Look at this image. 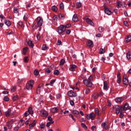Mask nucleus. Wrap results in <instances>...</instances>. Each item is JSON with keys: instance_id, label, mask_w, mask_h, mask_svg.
I'll list each match as a JSON object with an SVG mask.
<instances>
[{"instance_id": "f257e3e1", "label": "nucleus", "mask_w": 131, "mask_h": 131, "mask_svg": "<svg viewBox=\"0 0 131 131\" xmlns=\"http://www.w3.org/2000/svg\"><path fill=\"white\" fill-rule=\"evenodd\" d=\"M65 31H66V29H65V25H61L56 29V32L59 35H61V34L63 35V33H64Z\"/></svg>"}, {"instance_id": "f03ea898", "label": "nucleus", "mask_w": 131, "mask_h": 131, "mask_svg": "<svg viewBox=\"0 0 131 131\" xmlns=\"http://www.w3.org/2000/svg\"><path fill=\"white\" fill-rule=\"evenodd\" d=\"M113 110H114V111L116 112V114H117V115H118V114H119V113H120V112L123 111L122 106L118 105H115L113 107Z\"/></svg>"}, {"instance_id": "7ed1b4c3", "label": "nucleus", "mask_w": 131, "mask_h": 131, "mask_svg": "<svg viewBox=\"0 0 131 131\" xmlns=\"http://www.w3.org/2000/svg\"><path fill=\"white\" fill-rule=\"evenodd\" d=\"M33 84H34L33 80L28 81L26 86L27 90L28 91H29V90H32V88L33 87Z\"/></svg>"}, {"instance_id": "20e7f679", "label": "nucleus", "mask_w": 131, "mask_h": 131, "mask_svg": "<svg viewBox=\"0 0 131 131\" xmlns=\"http://www.w3.org/2000/svg\"><path fill=\"white\" fill-rule=\"evenodd\" d=\"M43 22V19L40 16H38L36 19V23L38 25V26L39 27H41V26H42Z\"/></svg>"}, {"instance_id": "39448f33", "label": "nucleus", "mask_w": 131, "mask_h": 131, "mask_svg": "<svg viewBox=\"0 0 131 131\" xmlns=\"http://www.w3.org/2000/svg\"><path fill=\"white\" fill-rule=\"evenodd\" d=\"M83 83L86 86H88V88H92L93 86V82H91L90 81H89V80L85 79L83 80Z\"/></svg>"}, {"instance_id": "423d86ee", "label": "nucleus", "mask_w": 131, "mask_h": 131, "mask_svg": "<svg viewBox=\"0 0 131 131\" xmlns=\"http://www.w3.org/2000/svg\"><path fill=\"white\" fill-rule=\"evenodd\" d=\"M95 117H96V115L93 113H91L90 114L86 115V118L88 119V120H90V119H91V120H94Z\"/></svg>"}, {"instance_id": "0eeeda50", "label": "nucleus", "mask_w": 131, "mask_h": 131, "mask_svg": "<svg viewBox=\"0 0 131 131\" xmlns=\"http://www.w3.org/2000/svg\"><path fill=\"white\" fill-rule=\"evenodd\" d=\"M117 8H124L126 6V4L124 2L117 1Z\"/></svg>"}, {"instance_id": "6e6552de", "label": "nucleus", "mask_w": 131, "mask_h": 131, "mask_svg": "<svg viewBox=\"0 0 131 131\" xmlns=\"http://www.w3.org/2000/svg\"><path fill=\"white\" fill-rule=\"evenodd\" d=\"M84 20H85L86 23L89 24V25H91V26H95V24L93 22V20H91L88 16L84 17Z\"/></svg>"}, {"instance_id": "1a4fd4ad", "label": "nucleus", "mask_w": 131, "mask_h": 131, "mask_svg": "<svg viewBox=\"0 0 131 131\" xmlns=\"http://www.w3.org/2000/svg\"><path fill=\"white\" fill-rule=\"evenodd\" d=\"M68 95L69 97H71V98H74L77 96V94L73 91H70L68 92Z\"/></svg>"}, {"instance_id": "9d476101", "label": "nucleus", "mask_w": 131, "mask_h": 131, "mask_svg": "<svg viewBox=\"0 0 131 131\" xmlns=\"http://www.w3.org/2000/svg\"><path fill=\"white\" fill-rule=\"evenodd\" d=\"M43 90V84H40L37 89V94H40V92Z\"/></svg>"}, {"instance_id": "9b49d317", "label": "nucleus", "mask_w": 131, "mask_h": 131, "mask_svg": "<svg viewBox=\"0 0 131 131\" xmlns=\"http://www.w3.org/2000/svg\"><path fill=\"white\" fill-rule=\"evenodd\" d=\"M40 115L41 116H43L44 117H47L48 116V112L43 110H39Z\"/></svg>"}, {"instance_id": "f8f14e48", "label": "nucleus", "mask_w": 131, "mask_h": 131, "mask_svg": "<svg viewBox=\"0 0 131 131\" xmlns=\"http://www.w3.org/2000/svg\"><path fill=\"white\" fill-rule=\"evenodd\" d=\"M124 100V99L123 97H117L115 99V102L118 103H121L122 102H123Z\"/></svg>"}, {"instance_id": "ddd939ff", "label": "nucleus", "mask_w": 131, "mask_h": 131, "mask_svg": "<svg viewBox=\"0 0 131 131\" xmlns=\"http://www.w3.org/2000/svg\"><path fill=\"white\" fill-rule=\"evenodd\" d=\"M122 109L123 111H126L129 109V105L128 103H126L123 106H122Z\"/></svg>"}, {"instance_id": "4468645a", "label": "nucleus", "mask_w": 131, "mask_h": 131, "mask_svg": "<svg viewBox=\"0 0 131 131\" xmlns=\"http://www.w3.org/2000/svg\"><path fill=\"white\" fill-rule=\"evenodd\" d=\"M104 12L105 14H107V15H111V14H112L111 10H109L106 6L104 7Z\"/></svg>"}, {"instance_id": "2eb2a0df", "label": "nucleus", "mask_w": 131, "mask_h": 131, "mask_svg": "<svg viewBox=\"0 0 131 131\" xmlns=\"http://www.w3.org/2000/svg\"><path fill=\"white\" fill-rule=\"evenodd\" d=\"M77 67L75 64H71L70 65L69 70L70 71H74V70Z\"/></svg>"}, {"instance_id": "dca6fc26", "label": "nucleus", "mask_w": 131, "mask_h": 131, "mask_svg": "<svg viewBox=\"0 0 131 131\" xmlns=\"http://www.w3.org/2000/svg\"><path fill=\"white\" fill-rule=\"evenodd\" d=\"M88 46L89 47V48H93L94 47V42L93 41L89 40L88 41Z\"/></svg>"}, {"instance_id": "f3484780", "label": "nucleus", "mask_w": 131, "mask_h": 131, "mask_svg": "<svg viewBox=\"0 0 131 131\" xmlns=\"http://www.w3.org/2000/svg\"><path fill=\"white\" fill-rule=\"evenodd\" d=\"M94 111L95 112V114L97 115V116H101V113L100 112V110H99V108H95Z\"/></svg>"}, {"instance_id": "a211bd4d", "label": "nucleus", "mask_w": 131, "mask_h": 131, "mask_svg": "<svg viewBox=\"0 0 131 131\" xmlns=\"http://www.w3.org/2000/svg\"><path fill=\"white\" fill-rule=\"evenodd\" d=\"M123 83L125 84V85H128L129 84L128 79L126 78H123Z\"/></svg>"}, {"instance_id": "6ab92c4d", "label": "nucleus", "mask_w": 131, "mask_h": 131, "mask_svg": "<svg viewBox=\"0 0 131 131\" xmlns=\"http://www.w3.org/2000/svg\"><path fill=\"white\" fill-rule=\"evenodd\" d=\"M74 22H77L78 21V18H77V14H74L72 18Z\"/></svg>"}, {"instance_id": "aec40b11", "label": "nucleus", "mask_w": 131, "mask_h": 131, "mask_svg": "<svg viewBox=\"0 0 131 131\" xmlns=\"http://www.w3.org/2000/svg\"><path fill=\"white\" fill-rule=\"evenodd\" d=\"M59 111V109L57 107H53L52 108H51V112L52 113H57V112H58V111Z\"/></svg>"}, {"instance_id": "412c9836", "label": "nucleus", "mask_w": 131, "mask_h": 131, "mask_svg": "<svg viewBox=\"0 0 131 131\" xmlns=\"http://www.w3.org/2000/svg\"><path fill=\"white\" fill-rule=\"evenodd\" d=\"M101 127L105 129H108V125L106 123H102L101 124Z\"/></svg>"}, {"instance_id": "4be33fe9", "label": "nucleus", "mask_w": 131, "mask_h": 131, "mask_svg": "<svg viewBox=\"0 0 131 131\" xmlns=\"http://www.w3.org/2000/svg\"><path fill=\"white\" fill-rule=\"evenodd\" d=\"M11 112H12V110L10 109H9L8 111H7L5 112V115L7 116V117H9V116L11 115Z\"/></svg>"}, {"instance_id": "5701e85b", "label": "nucleus", "mask_w": 131, "mask_h": 131, "mask_svg": "<svg viewBox=\"0 0 131 131\" xmlns=\"http://www.w3.org/2000/svg\"><path fill=\"white\" fill-rule=\"evenodd\" d=\"M35 124H36V122L35 121V120H34L33 123L29 125L30 129H32V128L35 125Z\"/></svg>"}, {"instance_id": "b1692460", "label": "nucleus", "mask_w": 131, "mask_h": 131, "mask_svg": "<svg viewBox=\"0 0 131 131\" xmlns=\"http://www.w3.org/2000/svg\"><path fill=\"white\" fill-rule=\"evenodd\" d=\"M7 126H8V128L10 129L13 127V123L11 122L7 123Z\"/></svg>"}, {"instance_id": "393cba45", "label": "nucleus", "mask_w": 131, "mask_h": 131, "mask_svg": "<svg viewBox=\"0 0 131 131\" xmlns=\"http://www.w3.org/2000/svg\"><path fill=\"white\" fill-rule=\"evenodd\" d=\"M130 40H131V36L129 35L127 36V38H125V42L127 43L128 42H129Z\"/></svg>"}, {"instance_id": "a878e982", "label": "nucleus", "mask_w": 131, "mask_h": 131, "mask_svg": "<svg viewBox=\"0 0 131 131\" xmlns=\"http://www.w3.org/2000/svg\"><path fill=\"white\" fill-rule=\"evenodd\" d=\"M27 51H28V47H25L23 49V55H26V53H27Z\"/></svg>"}, {"instance_id": "bb28decb", "label": "nucleus", "mask_w": 131, "mask_h": 131, "mask_svg": "<svg viewBox=\"0 0 131 131\" xmlns=\"http://www.w3.org/2000/svg\"><path fill=\"white\" fill-rule=\"evenodd\" d=\"M28 45L29 47H31V48H33V47H34V45H33V43H32V41L31 40L28 41Z\"/></svg>"}, {"instance_id": "cd10ccee", "label": "nucleus", "mask_w": 131, "mask_h": 131, "mask_svg": "<svg viewBox=\"0 0 131 131\" xmlns=\"http://www.w3.org/2000/svg\"><path fill=\"white\" fill-rule=\"evenodd\" d=\"M108 88V84L107 83V81H104L103 82V89L104 90H107Z\"/></svg>"}, {"instance_id": "c85d7f7f", "label": "nucleus", "mask_w": 131, "mask_h": 131, "mask_svg": "<svg viewBox=\"0 0 131 131\" xmlns=\"http://www.w3.org/2000/svg\"><path fill=\"white\" fill-rule=\"evenodd\" d=\"M27 111L30 114H31V115H32V114H33V111L32 110V107H29L28 110Z\"/></svg>"}, {"instance_id": "c756f323", "label": "nucleus", "mask_w": 131, "mask_h": 131, "mask_svg": "<svg viewBox=\"0 0 131 131\" xmlns=\"http://www.w3.org/2000/svg\"><path fill=\"white\" fill-rule=\"evenodd\" d=\"M126 58L128 60H129L131 58V51L128 52V53L126 54Z\"/></svg>"}, {"instance_id": "7c9ffc66", "label": "nucleus", "mask_w": 131, "mask_h": 131, "mask_svg": "<svg viewBox=\"0 0 131 131\" xmlns=\"http://www.w3.org/2000/svg\"><path fill=\"white\" fill-rule=\"evenodd\" d=\"M17 90V86H14L11 89V93H15Z\"/></svg>"}, {"instance_id": "2f4dec72", "label": "nucleus", "mask_w": 131, "mask_h": 131, "mask_svg": "<svg viewBox=\"0 0 131 131\" xmlns=\"http://www.w3.org/2000/svg\"><path fill=\"white\" fill-rule=\"evenodd\" d=\"M92 98H93V99H98L99 98V94L98 93H95L93 96H92Z\"/></svg>"}, {"instance_id": "473e14b6", "label": "nucleus", "mask_w": 131, "mask_h": 131, "mask_svg": "<svg viewBox=\"0 0 131 131\" xmlns=\"http://www.w3.org/2000/svg\"><path fill=\"white\" fill-rule=\"evenodd\" d=\"M51 9L52 11H54V12H58V8L56 7L55 6H53L51 7Z\"/></svg>"}, {"instance_id": "72a5a7b5", "label": "nucleus", "mask_w": 131, "mask_h": 131, "mask_svg": "<svg viewBox=\"0 0 131 131\" xmlns=\"http://www.w3.org/2000/svg\"><path fill=\"white\" fill-rule=\"evenodd\" d=\"M76 6L77 7V9H79V8L81 7V3L80 2L76 3Z\"/></svg>"}, {"instance_id": "f704fd0d", "label": "nucleus", "mask_w": 131, "mask_h": 131, "mask_svg": "<svg viewBox=\"0 0 131 131\" xmlns=\"http://www.w3.org/2000/svg\"><path fill=\"white\" fill-rule=\"evenodd\" d=\"M6 25H7V26L10 27L11 26V21L10 20H5V22Z\"/></svg>"}, {"instance_id": "c9c22d12", "label": "nucleus", "mask_w": 131, "mask_h": 131, "mask_svg": "<svg viewBox=\"0 0 131 131\" xmlns=\"http://www.w3.org/2000/svg\"><path fill=\"white\" fill-rule=\"evenodd\" d=\"M13 12L15 14H17V13H19V9L18 8H17V7H14L13 8Z\"/></svg>"}, {"instance_id": "e433bc0d", "label": "nucleus", "mask_w": 131, "mask_h": 131, "mask_svg": "<svg viewBox=\"0 0 131 131\" xmlns=\"http://www.w3.org/2000/svg\"><path fill=\"white\" fill-rule=\"evenodd\" d=\"M99 54H105V48H100Z\"/></svg>"}, {"instance_id": "4c0bfd02", "label": "nucleus", "mask_w": 131, "mask_h": 131, "mask_svg": "<svg viewBox=\"0 0 131 131\" xmlns=\"http://www.w3.org/2000/svg\"><path fill=\"white\" fill-rule=\"evenodd\" d=\"M38 27H39V26H38V25H37V24L35 23L33 26V29H37V28H38Z\"/></svg>"}, {"instance_id": "58836bf2", "label": "nucleus", "mask_w": 131, "mask_h": 131, "mask_svg": "<svg viewBox=\"0 0 131 131\" xmlns=\"http://www.w3.org/2000/svg\"><path fill=\"white\" fill-rule=\"evenodd\" d=\"M94 77L92 76V75H90L89 77V78H88V80L89 81H90L91 82H92V81H94Z\"/></svg>"}, {"instance_id": "ea45409f", "label": "nucleus", "mask_w": 131, "mask_h": 131, "mask_svg": "<svg viewBox=\"0 0 131 131\" xmlns=\"http://www.w3.org/2000/svg\"><path fill=\"white\" fill-rule=\"evenodd\" d=\"M24 61L25 63H28V62L29 61V59L28 58V57L27 56H25L24 58Z\"/></svg>"}, {"instance_id": "a19ab883", "label": "nucleus", "mask_w": 131, "mask_h": 131, "mask_svg": "<svg viewBox=\"0 0 131 131\" xmlns=\"http://www.w3.org/2000/svg\"><path fill=\"white\" fill-rule=\"evenodd\" d=\"M34 74L36 76H37V75H38V74H39V72H38V70H35L34 71Z\"/></svg>"}, {"instance_id": "79ce46f5", "label": "nucleus", "mask_w": 131, "mask_h": 131, "mask_svg": "<svg viewBox=\"0 0 131 131\" xmlns=\"http://www.w3.org/2000/svg\"><path fill=\"white\" fill-rule=\"evenodd\" d=\"M48 120H49V121H51V124H53V123H54V121H53V118H52L51 117L49 116L48 117Z\"/></svg>"}, {"instance_id": "37998d69", "label": "nucleus", "mask_w": 131, "mask_h": 131, "mask_svg": "<svg viewBox=\"0 0 131 131\" xmlns=\"http://www.w3.org/2000/svg\"><path fill=\"white\" fill-rule=\"evenodd\" d=\"M4 101H5V102H9L10 101V98L8 96H5L3 98Z\"/></svg>"}, {"instance_id": "c03bdc74", "label": "nucleus", "mask_w": 131, "mask_h": 131, "mask_svg": "<svg viewBox=\"0 0 131 131\" xmlns=\"http://www.w3.org/2000/svg\"><path fill=\"white\" fill-rule=\"evenodd\" d=\"M81 126H82V127H83V128H84L85 129H86L88 128V127L86 126L85 124H84L83 123H82L81 124Z\"/></svg>"}, {"instance_id": "a18cd8bd", "label": "nucleus", "mask_w": 131, "mask_h": 131, "mask_svg": "<svg viewBox=\"0 0 131 131\" xmlns=\"http://www.w3.org/2000/svg\"><path fill=\"white\" fill-rule=\"evenodd\" d=\"M98 30L99 32H103L104 31V28H103V27H99L98 28Z\"/></svg>"}, {"instance_id": "49530a36", "label": "nucleus", "mask_w": 131, "mask_h": 131, "mask_svg": "<svg viewBox=\"0 0 131 131\" xmlns=\"http://www.w3.org/2000/svg\"><path fill=\"white\" fill-rule=\"evenodd\" d=\"M73 113L74 115H78L79 114V112L76 110H73Z\"/></svg>"}, {"instance_id": "de8ad7c7", "label": "nucleus", "mask_w": 131, "mask_h": 131, "mask_svg": "<svg viewBox=\"0 0 131 131\" xmlns=\"http://www.w3.org/2000/svg\"><path fill=\"white\" fill-rule=\"evenodd\" d=\"M65 29L66 30L67 28H70L71 27V24H67V25H64Z\"/></svg>"}, {"instance_id": "09e8293b", "label": "nucleus", "mask_w": 131, "mask_h": 131, "mask_svg": "<svg viewBox=\"0 0 131 131\" xmlns=\"http://www.w3.org/2000/svg\"><path fill=\"white\" fill-rule=\"evenodd\" d=\"M48 49V47L46 45H43L42 47V51H46Z\"/></svg>"}, {"instance_id": "8fccbe9b", "label": "nucleus", "mask_w": 131, "mask_h": 131, "mask_svg": "<svg viewBox=\"0 0 131 131\" xmlns=\"http://www.w3.org/2000/svg\"><path fill=\"white\" fill-rule=\"evenodd\" d=\"M55 81H56V80H51V81L50 82L49 84H50V85H51L52 86H53V85L54 83H55Z\"/></svg>"}, {"instance_id": "3c124183", "label": "nucleus", "mask_w": 131, "mask_h": 131, "mask_svg": "<svg viewBox=\"0 0 131 131\" xmlns=\"http://www.w3.org/2000/svg\"><path fill=\"white\" fill-rule=\"evenodd\" d=\"M64 64H65L64 59H61L60 62V65H64Z\"/></svg>"}, {"instance_id": "603ef678", "label": "nucleus", "mask_w": 131, "mask_h": 131, "mask_svg": "<svg viewBox=\"0 0 131 131\" xmlns=\"http://www.w3.org/2000/svg\"><path fill=\"white\" fill-rule=\"evenodd\" d=\"M13 101H17L18 100V96L16 95L12 98Z\"/></svg>"}, {"instance_id": "864d4df0", "label": "nucleus", "mask_w": 131, "mask_h": 131, "mask_svg": "<svg viewBox=\"0 0 131 131\" xmlns=\"http://www.w3.org/2000/svg\"><path fill=\"white\" fill-rule=\"evenodd\" d=\"M124 116V115L123 114L122 112H120V115H119L120 118H123Z\"/></svg>"}, {"instance_id": "5fc2aeb1", "label": "nucleus", "mask_w": 131, "mask_h": 131, "mask_svg": "<svg viewBox=\"0 0 131 131\" xmlns=\"http://www.w3.org/2000/svg\"><path fill=\"white\" fill-rule=\"evenodd\" d=\"M54 75H59V71L58 70H56L54 72Z\"/></svg>"}, {"instance_id": "6e6d98bb", "label": "nucleus", "mask_w": 131, "mask_h": 131, "mask_svg": "<svg viewBox=\"0 0 131 131\" xmlns=\"http://www.w3.org/2000/svg\"><path fill=\"white\" fill-rule=\"evenodd\" d=\"M91 92V90L90 89L88 88L85 90V94L86 95H88V94L90 93Z\"/></svg>"}, {"instance_id": "4d7b16f0", "label": "nucleus", "mask_w": 131, "mask_h": 131, "mask_svg": "<svg viewBox=\"0 0 131 131\" xmlns=\"http://www.w3.org/2000/svg\"><path fill=\"white\" fill-rule=\"evenodd\" d=\"M69 117H71V118H72L73 120H74V121H75V122L76 120H75V118H74V116H73V115H72V114H70V115H69Z\"/></svg>"}, {"instance_id": "13d9d810", "label": "nucleus", "mask_w": 131, "mask_h": 131, "mask_svg": "<svg viewBox=\"0 0 131 131\" xmlns=\"http://www.w3.org/2000/svg\"><path fill=\"white\" fill-rule=\"evenodd\" d=\"M60 9H64V4L63 3H61L59 5Z\"/></svg>"}, {"instance_id": "bf43d9fd", "label": "nucleus", "mask_w": 131, "mask_h": 131, "mask_svg": "<svg viewBox=\"0 0 131 131\" xmlns=\"http://www.w3.org/2000/svg\"><path fill=\"white\" fill-rule=\"evenodd\" d=\"M40 33L38 32L37 36H36V37L38 39V40H39L40 39Z\"/></svg>"}, {"instance_id": "052dcab7", "label": "nucleus", "mask_w": 131, "mask_h": 131, "mask_svg": "<svg viewBox=\"0 0 131 131\" xmlns=\"http://www.w3.org/2000/svg\"><path fill=\"white\" fill-rule=\"evenodd\" d=\"M58 17L60 18V19H63V18H64V17H65V16H64V15L60 14L58 15Z\"/></svg>"}, {"instance_id": "680f3d73", "label": "nucleus", "mask_w": 131, "mask_h": 131, "mask_svg": "<svg viewBox=\"0 0 131 131\" xmlns=\"http://www.w3.org/2000/svg\"><path fill=\"white\" fill-rule=\"evenodd\" d=\"M27 16H28V15L26 13L24 16V20H25V21H26V20H27Z\"/></svg>"}, {"instance_id": "e2e57ef3", "label": "nucleus", "mask_w": 131, "mask_h": 131, "mask_svg": "<svg viewBox=\"0 0 131 131\" xmlns=\"http://www.w3.org/2000/svg\"><path fill=\"white\" fill-rule=\"evenodd\" d=\"M57 46H61L62 45V41L61 40H58L57 42Z\"/></svg>"}, {"instance_id": "0e129e2a", "label": "nucleus", "mask_w": 131, "mask_h": 131, "mask_svg": "<svg viewBox=\"0 0 131 131\" xmlns=\"http://www.w3.org/2000/svg\"><path fill=\"white\" fill-rule=\"evenodd\" d=\"M29 114H30L28 112V111H26L25 113V116L26 117H27V116H28V115H29Z\"/></svg>"}, {"instance_id": "69168bd1", "label": "nucleus", "mask_w": 131, "mask_h": 131, "mask_svg": "<svg viewBox=\"0 0 131 131\" xmlns=\"http://www.w3.org/2000/svg\"><path fill=\"white\" fill-rule=\"evenodd\" d=\"M19 126H16V127H15L14 128H13V130L14 131H17V130H19Z\"/></svg>"}, {"instance_id": "338daca9", "label": "nucleus", "mask_w": 131, "mask_h": 131, "mask_svg": "<svg viewBox=\"0 0 131 131\" xmlns=\"http://www.w3.org/2000/svg\"><path fill=\"white\" fill-rule=\"evenodd\" d=\"M123 23H124V25H125V26H128V23L127 22V21H124Z\"/></svg>"}, {"instance_id": "774afa93", "label": "nucleus", "mask_w": 131, "mask_h": 131, "mask_svg": "<svg viewBox=\"0 0 131 131\" xmlns=\"http://www.w3.org/2000/svg\"><path fill=\"white\" fill-rule=\"evenodd\" d=\"M40 128H45V125L43 124V123H41L40 125Z\"/></svg>"}]
</instances>
